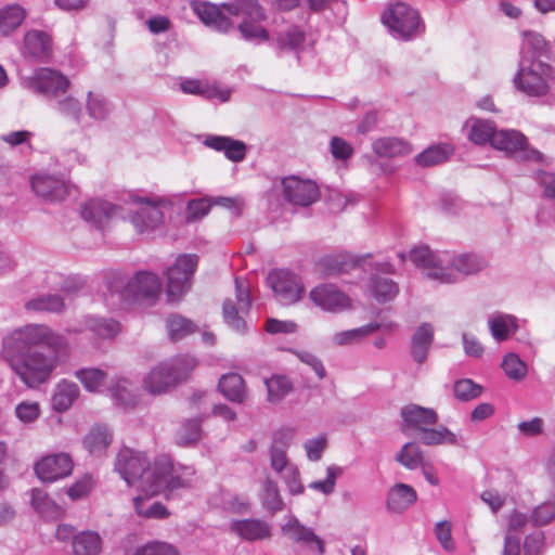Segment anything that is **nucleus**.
Masks as SVG:
<instances>
[{
  "instance_id": "1",
  "label": "nucleus",
  "mask_w": 555,
  "mask_h": 555,
  "mask_svg": "<svg viewBox=\"0 0 555 555\" xmlns=\"http://www.w3.org/2000/svg\"><path fill=\"white\" fill-rule=\"evenodd\" d=\"M68 341L46 324H27L2 340V357L28 388L47 383L66 352Z\"/></svg>"
},
{
  "instance_id": "2",
  "label": "nucleus",
  "mask_w": 555,
  "mask_h": 555,
  "mask_svg": "<svg viewBox=\"0 0 555 555\" xmlns=\"http://www.w3.org/2000/svg\"><path fill=\"white\" fill-rule=\"evenodd\" d=\"M513 82L518 91L528 96L550 94L555 99V68L547 62L519 61Z\"/></svg>"
},
{
  "instance_id": "3",
  "label": "nucleus",
  "mask_w": 555,
  "mask_h": 555,
  "mask_svg": "<svg viewBox=\"0 0 555 555\" xmlns=\"http://www.w3.org/2000/svg\"><path fill=\"white\" fill-rule=\"evenodd\" d=\"M380 20L395 39L404 42L422 37L426 30L420 12L401 1L389 3Z\"/></svg>"
},
{
  "instance_id": "4",
  "label": "nucleus",
  "mask_w": 555,
  "mask_h": 555,
  "mask_svg": "<svg viewBox=\"0 0 555 555\" xmlns=\"http://www.w3.org/2000/svg\"><path fill=\"white\" fill-rule=\"evenodd\" d=\"M196 365V359L191 356H180L160 362L144 377L143 386L152 395L167 392L171 387L186 379Z\"/></svg>"
},
{
  "instance_id": "5",
  "label": "nucleus",
  "mask_w": 555,
  "mask_h": 555,
  "mask_svg": "<svg viewBox=\"0 0 555 555\" xmlns=\"http://www.w3.org/2000/svg\"><path fill=\"white\" fill-rule=\"evenodd\" d=\"M107 288L112 294L117 293L121 301L155 300L162 292V281L153 272L139 271L132 279H114Z\"/></svg>"
},
{
  "instance_id": "6",
  "label": "nucleus",
  "mask_w": 555,
  "mask_h": 555,
  "mask_svg": "<svg viewBox=\"0 0 555 555\" xmlns=\"http://www.w3.org/2000/svg\"><path fill=\"white\" fill-rule=\"evenodd\" d=\"M114 467L127 485L135 486L147 494L146 487L153 479L154 464L151 465L145 453L124 447L116 455Z\"/></svg>"
},
{
  "instance_id": "7",
  "label": "nucleus",
  "mask_w": 555,
  "mask_h": 555,
  "mask_svg": "<svg viewBox=\"0 0 555 555\" xmlns=\"http://www.w3.org/2000/svg\"><path fill=\"white\" fill-rule=\"evenodd\" d=\"M197 266V255L183 254L179 255L173 264L167 269L166 295L169 302L179 301L190 291Z\"/></svg>"
},
{
  "instance_id": "8",
  "label": "nucleus",
  "mask_w": 555,
  "mask_h": 555,
  "mask_svg": "<svg viewBox=\"0 0 555 555\" xmlns=\"http://www.w3.org/2000/svg\"><path fill=\"white\" fill-rule=\"evenodd\" d=\"M24 86L33 93L42 96L49 103L67 93L70 81L61 72L52 68H38L24 79Z\"/></svg>"
},
{
  "instance_id": "9",
  "label": "nucleus",
  "mask_w": 555,
  "mask_h": 555,
  "mask_svg": "<svg viewBox=\"0 0 555 555\" xmlns=\"http://www.w3.org/2000/svg\"><path fill=\"white\" fill-rule=\"evenodd\" d=\"M267 282L274 293L276 300L283 306L299 301L304 294L300 278L289 270H273L268 274Z\"/></svg>"
},
{
  "instance_id": "10",
  "label": "nucleus",
  "mask_w": 555,
  "mask_h": 555,
  "mask_svg": "<svg viewBox=\"0 0 555 555\" xmlns=\"http://www.w3.org/2000/svg\"><path fill=\"white\" fill-rule=\"evenodd\" d=\"M188 486L189 481L176 474L173 463L168 456L160 455L155 460L154 476L146 487L147 495L168 493Z\"/></svg>"
},
{
  "instance_id": "11",
  "label": "nucleus",
  "mask_w": 555,
  "mask_h": 555,
  "mask_svg": "<svg viewBox=\"0 0 555 555\" xmlns=\"http://www.w3.org/2000/svg\"><path fill=\"white\" fill-rule=\"evenodd\" d=\"M281 532L289 541L302 546L310 553L317 555L325 554L324 540L319 537L312 528L300 522L294 515L287 516L285 524L281 526Z\"/></svg>"
},
{
  "instance_id": "12",
  "label": "nucleus",
  "mask_w": 555,
  "mask_h": 555,
  "mask_svg": "<svg viewBox=\"0 0 555 555\" xmlns=\"http://www.w3.org/2000/svg\"><path fill=\"white\" fill-rule=\"evenodd\" d=\"M307 38V33L301 26L289 24L273 33L270 46L279 56L293 54L300 61V54L306 49Z\"/></svg>"
},
{
  "instance_id": "13",
  "label": "nucleus",
  "mask_w": 555,
  "mask_h": 555,
  "mask_svg": "<svg viewBox=\"0 0 555 555\" xmlns=\"http://www.w3.org/2000/svg\"><path fill=\"white\" fill-rule=\"evenodd\" d=\"M135 204H143L138 210L131 211L130 221L139 233L151 232L163 223L164 214L159 206L163 201L158 197L131 196Z\"/></svg>"
},
{
  "instance_id": "14",
  "label": "nucleus",
  "mask_w": 555,
  "mask_h": 555,
  "mask_svg": "<svg viewBox=\"0 0 555 555\" xmlns=\"http://www.w3.org/2000/svg\"><path fill=\"white\" fill-rule=\"evenodd\" d=\"M281 185L284 199L293 205L307 207L320 196L317 183L310 179L288 176L281 180Z\"/></svg>"
},
{
  "instance_id": "15",
  "label": "nucleus",
  "mask_w": 555,
  "mask_h": 555,
  "mask_svg": "<svg viewBox=\"0 0 555 555\" xmlns=\"http://www.w3.org/2000/svg\"><path fill=\"white\" fill-rule=\"evenodd\" d=\"M411 261L416 267H422L427 270V276L431 280L439 281L440 283L455 282L453 273L441 266V260L428 246H418L413 248L409 255Z\"/></svg>"
},
{
  "instance_id": "16",
  "label": "nucleus",
  "mask_w": 555,
  "mask_h": 555,
  "mask_svg": "<svg viewBox=\"0 0 555 555\" xmlns=\"http://www.w3.org/2000/svg\"><path fill=\"white\" fill-rule=\"evenodd\" d=\"M74 463L66 453L48 455L37 462L35 473L43 482H53L72 474Z\"/></svg>"
},
{
  "instance_id": "17",
  "label": "nucleus",
  "mask_w": 555,
  "mask_h": 555,
  "mask_svg": "<svg viewBox=\"0 0 555 555\" xmlns=\"http://www.w3.org/2000/svg\"><path fill=\"white\" fill-rule=\"evenodd\" d=\"M309 297L317 307L328 312H340L350 306L349 297L334 284L317 285Z\"/></svg>"
},
{
  "instance_id": "18",
  "label": "nucleus",
  "mask_w": 555,
  "mask_h": 555,
  "mask_svg": "<svg viewBox=\"0 0 555 555\" xmlns=\"http://www.w3.org/2000/svg\"><path fill=\"white\" fill-rule=\"evenodd\" d=\"M400 416L402 418L401 430H413L421 433L428 426H434L438 423V414L431 408L421 406L415 403L403 405L400 409Z\"/></svg>"
},
{
  "instance_id": "19",
  "label": "nucleus",
  "mask_w": 555,
  "mask_h": 555,
  "mask_svg": "<svg viewBox=\"0 0 555 555\" xmlns=\"http://www.w3.org/2000/svg\"><path fill=\"white\" fill-rule=\"evenodd\" d=\"M30 184L36 195L49 202H61L69 193L68 184L64 179L49 173L34 176Z\"/></svg>"
},
{
  "instance_id": "20",
  "label": "nucleus",
  "mask_w": 555,
  "mask_h": 555,
  "mask_svg": "<svg viewBox=\"0 0 555 555\" xmlns=\"http://www.w3.org/2000/svg\"><path fill=\"white\" fill-rule=\"evenodd\" d=\"M23 54L36 61L47 62L52 55V39L41 30H29L24 36Z\"/></svg>"
},
{
  "instance_id": "21",
  "label": "nucleus",
  "mask_w": 555,
  "mask_h": 555,
  "mask_svg": "<svg viewBox=\"0 0 555 555\" xmlns=\"http://www.w3.org/2000/svg\"><path fill=\"white\" fill-rule=\"evenodd\" d=\"M230 531L246 541H260L271 537V526L258 518L233 520Z\"/></svg>"
},
{
  "instance_id": "22",
  "label": "nucleus",
  "mask_w": 555,
  "mask_h": 555,
  "mask_svg": "<svg viewBox=\"0 0 555 555\" xmlns=\"http://www.w3.org/2000/svg\"><path fill=\"white\" fill-rule=\"evenodd\" d=\"M203 143L217 152H223L224 156L234 163L244 160L247 152V146L243 141L231 137L209 134Z\"/></svg>"
},
{
  "instance_id": "23",
  "label": "nucleus",
  "mask_w": 555,
  "mask_h": 555,
  "mask_svg": "<svg viewBox=\"0 0 555 555\" xmlns=\"http://www.w3.org/2000/svg\"><path fill=\"white\" fill-rule=\"evenodd\" d=\"M121 208L104 199H91L81 207V217L83 220L101 227L102 223L119 215Z\"/></svg>"
},
{
  "instance_id": "24",
  "label": "nucleus",
  "mask_w": 555,
  "mask_h": 555,
  "mask_svg": "<svg viewBox=\"0 0 555 555\" xmlns=\"http://www.w3.org/2000/svg\"><path fill=\"white\" fill-rule=\"evenodd\" d=\"M417 500V493L412 486L398 482L387 493L386 506L391 513H403Z\"/></svg>"
},
{
  "instance_id": "25",
  "label": "nucleus",
  "mask_w": 555,
  "mask_h": 555,
  "mask_svg": "<svg viewBox=\"0 0 555 555\" xmlns=\"http://www.w3.org/2000/svg\"><path fill=\"white\" fill-rule=\"evenodd\" d=\"M180 90L185 94L198 95L205 100L218 99L222 103L228 102L231 96L229 89L221 90L217 86L199 79H183L180 82Z\"/></svg>"
},
{
  "instance_id": "26",
  "label": "nucleus",
  "mask_w": 555,
  "mask_h": 555,
  "mask_svg": "<svg viewBox=\"0 0 555 555\" xmlns=\"http://www.w3.org/2000/svg\"><path fill=\"white\" fill-rule=\"evenodd\" d=\"M543 57H548V46L542 35L535 31H525L520 48L519 61L545 62Z\"/></svg>"
},
{
  "instance_id": "27",
  "label": "nucleus",
  "mask_w": 555,
  "mask_h": 555,
  "mask_svg": "<svg viewBox=\"0 0 555 555\" xmlns=\"http://www.w3.org/2000/svg\"><path fill=\"white\" fill-rule=\"evenodd\" d=\"M223 8L230 15L241 16V22L261 23L267 20V12L258 0H235Z\"/></svg>"
},
{
  "instance_id": "28",
  "label": "nucleus",
  "mask_w": 555,
  "mask_h": 555,
  "mask_svg": "<svg viewBox=\"0 0 555 555\" xmlns=\"http://www.w3.org/2000/svg\"><path fill=\"white\" fill-rule=\"evenodd\" d=\"M373 152L385 158L404 157L412 153V145L402 138H379L372 143Z\"/></svg>"
},
{
  "instance_id": "29",
  "label": "nucleus",
  "mask_w": 555,
  "mask_h": 555,
  "mask_svg": "<svg viewBox=\"0 0 555 555\" xmlns=\"http://www.w3.org/2000/svg\"><path fill=\"white\" fill-rule=\"evenodd\" d=\"M434 341V327L430 323H422L411 338V356L415 362L422 364L426 361L428 351Z\"/></svg>"
},
{
  "instance_id": "30",
  "label": "nucleus",
  "mask_w": 555,
  "mask_h": 555,
  "mask_svg": "<svg viewBox=\"0 0 555 555\" xmlns=\"http://www.w3.org/2000/svg\"><path fill=\"white\" fill-rule=\"evenodd\" d=\"M74 555H101L103 551V540L99 532L93 530H83L77 532L72 541Z\"/></svg>"
},
{
  "instance_id": "31",
  "label": "nucleus",
  "mask_w": 555,
  "mask_h": 555,
  "mask_svg": "<svg viewBox=\"0 0 555 555\" xmlns=\"http://www.w3.org/2000/svg\"><path fill=\"white\" fill-rule=\"evenodd\" d=\"M354 267V262L350 255L345 253L325 255L317 262L319 272L326 276L339 275L348 272Z\"/></svg>"
},
{
  "instance_id": "32",
  "label": "nucleus",
  "mask_w": 555,
  "mask_h": 555,
  "mask_svg": "<svg viewBox=\"0 0 555 555\" xmlns=\"http://www.w3.org/2000/svg\"><path fill=\"white\" fill-rule=\"evenodd\" d=\"M113 434L105 425L93 426L83 438V446L95 456L104 454L112 443Z\"/></svg>"
},
{
  "instance_id": "33",
  "label": "nucleus",
  "mask_w": 555,
  "mask_h": 555,
  "mask_svg": "<svg viewBox=\"0 0 555 555\" xmlns=\"http://www.w3.org/2000/svg\"><path fill=\"white\" fill-rule=\"evenodd\" d=\"M490 144L496 150L516 153L525 149L527 139L517 130H495Z\"/></svg>"
},
{
  "instance_id": "34",
  "label": "nucleus",
  "mask_w": 555,
  "mask_h": 555,
  "mask_svg": "<svg viewBox=\"0 0 555 555\" xmlns=\"http://www.w3.org/2000/svg\"><path fill=\"white\" fill-rule=\"evenodd\" d=\"M218 389L228 400L236 403H242L246 396L244 379L236 373L222 375Z\"/></svg>"
},
{
  "instance_id": "35",
  "label": "nucleus",
  "mask_w": 555,
  "mask_h": 555,
  "mask_svg": "<svg viewBox=\"0 0 555 555\" xmlns=\"http://www.w3.org/2000/svg\"><path fill=\"white\" fill-rule=\"evenodd\" d=\"M79 396L77 384L68 380L60 382L52 397V406L57 412L67 411Z\"/></svg>"
},
{
  "instance_id": "36",
  "label": "nucleus",
  "mask_w": 555,
  "mask_h": 555,
  "mask_svg": "<svg viewBox=\"0 0 555 555\" xmlns=\"http://www.w3.org/2000/svg\"><path fill=\"white\" fill-rule=\"evenodd\" d=\"M489 330L496 341L506 340L518 328L517 319L511 314L496 313L488 320Z\"/></svg>"
},
{
  "instance_id": "37",
  "label": "nucleus",
  "mask_w": 555,
  "mask_h": 555,
  "mask_svg": "<svg viewBox=\"0 0 555 555\" xmlns=\"http://www.w3.org/2000/svg\"><path fill=\"white\" fill-rule=\"evenodd\" d=\"M26 18V10L18 4H8L0 9V36H8L17 29Z\"/></svg>"
},
{
  "instance_id": "38",
  "label": "nucleus",
  "mask_w": 555,
  "mask_h": 555,
  "mask_svg": "<svg viewBox=\"0 0 555 555\" xmlns=\"http://www.w3.org/2000/svg\"><path fill=\"white\" fill-rule=\"evenodd\" d=\"M370 291L378 302L392 300L399 293L398 284L388 278L372 275L369 282Z\"/></svg>"
},
{
  "instance_id": "39",
  "label": "nucleus",
  "mask_w": 555,
  "mask_h": 555,
  "mask_svg": "<svg viewBox=\"0 0 555 555\" xmlns=\"http://www.w3.org/2000/svg\"><path fill=\"white\" fill-rule=\"evenodd\" d=\"M25 309L36 312L60 313L65 309L64 298L57 294L40 295L28 300Z\"/></svg>"
},
{
  "instance_id": "40",
  "label": "nucleus",
  "mask_w": 555,
  "mask_h": 555,
  "mask_svg": "<svg viewBox=\"0 0 555 555\" xmlns=\"http://www.w3.org/2000/svg\"><path fill=\"white\" fill-rule=\"evenodd\" d=\"M49 104L62 116L73 119L76 124L81 122L82 107L80 102L73 95L65 93L63 96L55 98Z\"/></svg>"
},
{
  "instance_id": "41",
  "label": "nucleus",
  "mask_w": 555,
  "mask_h": 555,
  "mask_svg": "<svg viewBox=\"0 0 555 555\" xmlns=\"http://www.w3.org/2000/svg\"><path fill=\"white\" fill-rule=\"evenodd\" d=\"M420 441L425 446L451 444L457 443V437L448 427L441 425L437 428L428 426L420 433Z\"/></svg>"
},
{
  "instance_id": "42",
  "label": "nucleus",
  "mask_w": 555,
  "mask_h": 555,
  "mask_svg": "<svg viewBox=\"0 0 555 555\" xmlns=\"http://www.w3.org/2000/svg\"><path fill=\"white\" fill-rule=\"evenodd\" d=\"M452 152L448 144L431 145L417 154L414 160L421 167H431L444 163Z\"/></svg>"
},
{
  "instance_id": "43",
  "label": "nucleus",
  "mask_w": 555,
  "mask_h": 555,
  "mask_svg": "<svg viewBox=\"0 0 555 555\" xmlns=\"http://www.w3.org/2000/svg\"><path fill=\"white\" fill-rule=\"evenodd\" d=\"M170 340L178 341L197 331L196 324L181 314H170L166 320Z\"/></svg>"
},
{
  "instance_id": "44",
  "label": "nucleus",
  "mask_w": 555,
  "mask_h": 555,
  "mask_svg": "<svg viewBox=\"0 0 555 555\" xmlns=\"http://www.w3.org/2000/svg\"><path fill=\"white\" fill-rule=\"evenodd\" d=\"M451 264L460 273L469 275L480 272L488 263L483 257L477 254L464 253L453 257Z\"/></svg>"
},
{
  "instance_id": "45",
  "label": "nucleus",
  "mask_w": 555,
  "mask_h": 555,
  "mask_svg": "<svg viewBox=\"0 0 555 555\" xmlns=\"http://www.w3.org/2000/svg\"><path fill=\"white\" fill-rule=\"evenodd\" d=\"M260 499L263 507L271 514L280 512L284 508V501L280 494L278 485L269 477H267L262 483V492Z\"/></svg>"
},
{
  "instance_id": "46",
  "label": "nucleus",
  "mask_w": 555,
  "mask_h": 555,
  "mask_svg": "<svg viewBox=\"0 0 555 555\" xmlns=\"http://www.w3.org/2000/svg\"><path fill=\"white\" fill-rule=\"evenodd\" d=\"M472 122L468 139L477 145H486L490 143L495 132L494 122L480 118H470Z\"/></svg>"
},
{
  "instance_id": "47",
  "label": "nucleus",
  "mask_w": 555,
  "mask_h": 555,
  "mask_svg": "<svg viewBox=\"0 0 555 555\" xmlns=\"http://www.w3.org/2000/svg\"><path fill=\"white\" fill-rule=\"evenodd\" d=\"M237 31L241 39L253 44L270 43L271 35L260 23L241 22L237 25Z\"/></svg>"
},
{
  "instance_id": "48",
  "label": "nucleus",
  "mask_w": 555,
  "mask_h": 555,
  "mask_svg": "<svg viewBox=\"0 0 555 555\" xmlns=\"http://www.w3.org/2000/svg\"><path fill=\"white\" fill-rule=\"evenodd\" d=\"M86 107L88 115L100 121L107 119L113 111V106L107 99L91 91L88 92Z\"/></svg>"
},
{
  "instance_id": "49",
  "label": "nucleus",
  "mask_w": 555,
  "mask_h": 555,
  "mask_svg": "<svg viewBox=\"0 0 555 555\" xmlns=\"http://www.w3.org/2000/svg\"><path fill=\"white\" fill-rule=\"evenodd\" d=\"M395 460L408 469H416L423 464V451L415 442H406L396 454Z\"/></svg>"
},
{
  "instance_id": "50",
  "label": "nucleus",
  "mask_w": 555,
  "mask_h": 555,
  "mask_svg": "<svg viewBox=\"0 0 555 555\" xmlns=\"http://www.w3.org/2000/svg\"><path fill=\"white\" fill-rule=\"evenodd\" d=\"M268 391V400L278 403L283 400L293 389L291 380L286 376H272L264 380Z\"/></svg>"
},
{
  "instance_id": "51",
  "label": "nucleus",
  "mask_w": 555,
  "mask_h": 555,
  "mask_svg": "<svg viewBox=\"0 0 555 555\" xmlns=\"http://www.w3.org/2000/svg\"><path fill=\"white\" fill-rule=\"evenodd\" d=\"M147 503L149 499L143 496L133 499V506L138 515L152 519H165L169 516L170 513L163 503L152 502L149 504L147 508H144V505Z\"/></svg>"
},
{
  "instance_id": "52",
  "label": "nucleus",
  "mask_w": 555,
  "mask_h": 555,
  "mask_svg": "<svg viewBox=\"0 0 555 555\" xmlns=\"http://www.w3.org/2000/svg\"><path fill=\"white\" fill-rule=\"evenodd\" d=\"M75 376L80 380L86 390L94 392L103 386L106 373L100 369L89 367L76 371Z\"/></svg>"
},
{
  "instance_id": "53",
  "label": "nucleus",
  "mask_w": 555,
  "mask_h": 555,
  "mask_svg": "<svg viewBox=\"0 0 555 555\" xmlns=\"http://www.w3.org/2000/svg\"><path fill=\"white\" fill-rule=\"evenodd\" d=\"M505 375L515 382L524 379L527 375V364L513 352L507 353L501 364Z\"/></svg>"
},
{
  "instance_id": "54",
  "label": "nucleus",
  "mask_w": 555,
  "mask_h": 555,
  "mask_svg": "<svg viewBox=\"0 0 555 555\" xmlns=\"http://www.w3.org/2000/svg\"><path fill=\"white\" fill-rule=\"evenodd\" d=\"M87 326L96 336L102 338H112L119 332V323L112 319L91 317L87 321Z\"/></svg>"
},
{
  "instance_id": "55",
  "label": "nucleus",
  "mask_w": 555,
  "mask_h": 555,
  "mask_svg": "<svg viewBox=\"0 0 555 555\" xmlns=\"http://www.w3.org/2000/svg\"><path fill=\"white\" fill-rule=\"evenodd\" d=\"M453 392L457 400L469 401L482 393V386L469 378L459 379L454 383Z\"/></svg>"
},
{
  "instance_id": "56",
  "label": "nucleus",
  "mask_w": 555,
  "mask_h": 555,
  "mask_svg": "<svg viewBox=\"0 0 555 555\" xmlns=\"http://www.w3.org/2000/svg\"><path fill=\"white\" fill-rule=\"evenodd\" d=\"M223 319L224 322L235 332L245 333L246 332V322L243 317L240 314L241 311L238 307L231 299H227L223 302L222 307Z\"/></svg>"
},
{
  "instance_id": "57",
  "label": "nucleus",
  "mask_w": 555,
  "mask_h": 555,
  "mask_svg": "<svg viewBox=\"0 0 555 555\" xmlns=\"http://www.w3.org/2000/svg\"><path fill=\"white\" fill-rule=\"evenodd\" d=\"M379 327L380 325L378 323L373 322L358 328L339 332L334 335V341L340 346L347 345L351 341L358 340L371 333L378 331Z\"/></svg>"
},
{
  "instance_id": "58",
  "label": "nucleus",
  "mask_w": 555,
  "mask_h": 555,
  "mask_svg": "<svg viewBox=\"0 0 555 555\" xmlns=\"http://www.w3.org/2000/svg\"><path fill=\"white\" fill-rule=\"evenodd\" d=\"M134 555H180V553L172 544L155 541L139 547Z\"/></svg>"
},
{
  "instance_id": "59",
  "label": "nucleus",
  "mask_w": 555,
  "mask_h": 555,
  "mask_svg": "<svg viewBox=\"0 0 555 555\" xmlns=\"http://www.w3.org/2000/svg\"><path fill=\"white\" fill-rule=\"evenodd\" d=\"M326 478L324 480L312 481L309 483V488L320 491L323 494H331L335 489L336 478L341 473V469L337 466H330L326 470Z\"/></svg>"
},
{
  "instance_id": "60",
  "label": "nucleus",
  "mask_w": 555,
  "mask_h": 555,
  "mask_svg": "<svg viewBox=\"0 0 555 555\" xmlns=\"http://www.w3.org/2000/svg\"><path fill=\"white\" fill-rule=\"evenodd\" d=\"M555 517V503L545 502L537 506L531 516V522L535 527H542L547 525Z\"/></svg>"
},
{
  "instance_id": "61",
  "label": "nucleus",
  "mask_w": 555,
  "mask_h": 555,
  "mask_svg": "<svg viewBox=\"0 0 555 555\" xmlns=\"http://www.w3.org/2000/svg\"><path fill=\"white\" fill-rule=\"evenodd\" d=\"M180 433V443L183 446L194 443L201 438V421L198 418L188 420Z\"/></svg>"
},
{
  "instance_id": "62",
  "label": "nucleus",
  "mask_w": 555,
  "mask_h": 555,
  "mask_svg": "<svg viewBox=\"0 0 555 555\" xmlns=\"http://www.w3.org/2000/svg\"><path fill=\"white\" fill-rule=\"evenodd\" d=\"M211 208V204L205 198L192 199L186 206V220L189 222L205 217Z\"/></svg>"
},
{
  "instance_id": "63",
  "label": "nucleus",
  "mask_w": 555,
  "mask_h": 555,
  "mask_svg": "<svg viewBox=\"0 0 555 555\" xmlns=\"http://www.w3.org/2000/svg\"><path fill=\"white\" fill-rule=\"evenodd\" d=\"M40 408L37 402L23 401L15 408L16 417L23 423H31L39 417Z\"/></svg>"
},
{
  "instance_id": "64",
  "label": "nucleus",
  "mask_w": 555,
  "mask_h": 555,
  "mask_svg": "<svg viewBox=\"0 0 555 555\" xmlns=\"http://www.w3.org/2000/svg\"><path fill=\"white\" fill-rule=\"evenodd\" d=\"M269 454L270 466L280 476L285 474V472L288 470V467L295 466L294 464L289 463L286 452L282 451V449L280 450L276 448H270Z\"/></svg>"
}]
</instances>
